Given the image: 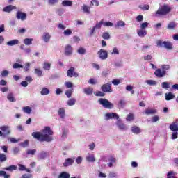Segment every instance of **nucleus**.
I'll return each mask as SVG.
<instances>
[{"instance_id":"49","label":"nucleus","mask_w":178,"mask_h":178,"mask_svg":"<svg viewBox=\"0 0 178 178\" xmlns=\"http://www.w3.org/2000/svg\"><path fill=\"white\" fill-rule=\"evenodd\" d=\"M20 145L23 148H27V147H29V140H25L24 142L20 143Z\"/></svg>"},{"instance_id":"50","label":"nucleus","mask_w":178,"mask_h":178,"mask_svg":"<svg viewBox=\"0 0 178 178\" xmlns=\"http://www.w3.org/2000/svg\"><path fill=\"white\" fill-rule=\"evenodd\" d=\"M37 149H29L26 152L27 155H35Z\"/></svg>"},{"instance_id":"4","label":"nucleus","mask_w":178,"mask_h":178,"mask_svg":"<svg viewBox=\"0 0 178 178\" xmlns=\"http://www.w3.org/2000/svg\"><path fill=\"white\" fill-rule=\"evenodd\" d=\"M99 104L102 105L103 108H106V109H112V108H113V104L111 103V102L106 99H99Z\"/></svg>"},{"instance_id":"53","label":"nucleus","mask_w":178,"mask_h":178,"mask_svg":"<svg viewBox=\"0 0 178 178\" xmlns=\"http://www.w3.org/2000/svg\"><path fill=\"white\" fill-rule=\"evenodd\" d=\"M73 92V89L67 90L65 92V95L67 97V98H70L72 97V93Z\"/></svg>"},{"instance_id":"7","label":"nucleus","mask_w":178,"mask_h":178,"mask_svg":"<svg viewBox=\"0 0 178 178\" xmlns=\"http://www.w3.org/2000/svg\"><path fill=\"white\" fill-rule=\"evenodd\" d=\"M101 90L103 92H112V83L108 82L104 84L101 87Z\"/></svg>"},{"instance_id":"2","label":"nucleus","mask_w":178,"mask_h":178,"mask_svg":"<svg viewBox=\"0 0 178 178\" xmlns=\"http://www.w3.org/2000/svg\"><path fill=\"white\" fill-rule=\"evenodd\" d=\"M172 8L168 4H164L159 8L155 13L156 17H159V16H166L170 12H171Z\"/></svg>"},{"instance_id":"48","label":"nucleus","mask_w":178,"mask_h":178,"mask_svg":"<svg viewBox=\"0 0 178 178\" xmlns=\"http://www.w3.org/2000/svg\"><path fill=\"white\" fill-rule=\"evenodd\" d=\"M102 38H104V40H109V38H111V35H109V33L105 32L102 35Z\"/></svg>"},{"instance_id":"26","label":"nucleus","mask_w":178,"mask_h":178,"mask_svg":"<svg viewBox=\"0 0 178 178\" xmlns=\"http://www.w3.org/2000/svg\"><path fill=\"white\" fill-rule=\"evenodd\" d=\"M131 131L134 134H140L141 129L138 127L134 126L131 128Z\"/></svg>"},{"instance_id":"18","label":"nucleus","mask_w":178,"mask_h":178,"mask_svg":"<svg viewBox=\"0 0 178 178\" xmlns=\"http://www.w3.org/2000/svg\"><path fill=\"white\" fill-rule=\"evenodd\" d=\"M48 155H49V153L48 152H42L38 154V158L39 159H45V158H47Z\"/></svg>"},{"instance_id":"14","label":"nucleus","mask_w":178,"mask_h":178,"mask_svg":"<svg viewBox=\"0 0 178 178\" xmlns=\"http://www.w3.org/2000/svg\"><path fill=\"white\" fill-rule=\"evenodd\" d=\"M117 126L120 130H127V127H126V124H123L122 122V120H118L117 121Z\"/></svg>"},{"instance_id":"42","label":"nucleus","mask_w":178,"mask_h":178,"mask_svg":"<svg viewBox=\"0 0 178 178\" xmlns=\"http://www.w3.org/2000/svg\"><path fill=\"white\" fill-rule=\"evenodd\" d=\"M8 158L5 154L0 153V162H6Z\"/></svg>"},{"instance_id":"23","label":"nucleus","mask_w":178,"mask_h":178,"mask_svg":"<svg viewBox=\"0 0 178 178\" xmlns=\"http://www.w3.org/2000/svg\"><path fill=\"white\" fill-rule=\"evenodd\" d=\"M17 44H19V40L17 39L7 42V45H8L9 47H13V45H17Z\"/></svg>"},{"instance_id":"37","label":"nucleus","mask_w":178,"mask_h":178,"mask_svg":"<svg viewBox=\"0 0 178 178\" xmlns=\"http://www.w3.org/2000/svg\"><path fill=\"white\" fill-rule=\"evenodd\" d=\"M75 104L76 99L74 98L70 99L67 102V105H68L69 106H73V105H74Z\"/></svg>"},{"instance_id":"59","label":"nucleus","mask_w":178,"mask_h":178,"mask_svg":"<svg viewBox=\"0 0 178 178\" xmlns=\"http://www.w3.org/2000/svg\"><path fill=\"white\" fill-rule=\"evenodd\" d=\"M112 55H119V50H118V48L114 47L113 49V51L111 53Z\"/></svg>"},{"instance_id":"54","label":"nucleus","mask_w":178,"mask_h":178,"mask_svg":"<svg viewBox=\"0 0 178 178\" xmlns=\"http://www.w3.org/2000/svg\"><path fill=\"white\" fill-rule=\"evenodd\" d=\"M13 69H20V68L22 69L23 65H20V64H19L17 63H15L13 64Z\"/></svg>"},{"instance_id":"3","label":"nucleus","mask_w":178,"mask_h":178,"mask_svg":"<svg viewBox=\"0 0 178 178\" xmlns=\"http://www.w3.org/2000/svg\"><path fill=\"white\" fill-rule=\"evenodd\" d=\"M157 47H161V48H165L168 51H172L173 49V44L170 41H157Z\"/></svg>"},{"instance_id":"9","label":"nucleus","mask_w":178,"mask_h":178,"mask_svg":"<svg viewBox=\"0 0 178 178\" xmlns=\"http://www.w3.org/2000/svg\"><path fill=\"white\" fill-rule=\"evenodd\" d=\"M16 18L24 22V20L27 19V14L22 11H17L16 14Z\"/></svg>"},{"instance_id":"19","label":"nucleus","mask_w":178,"mask_h":178,"mask_svg":"<svg viewBox=\"0 0 178 178\" xmlns=\"http://www.w3.org/2000/svg\"><path fill=\"white\" fill-rule=\"evenodd\" d=\"M170 129L171 131H178L177 122H173L170 125Z\"/></svg>"},{"instance_id":"36","label":"nucleus","mask_w":178,"mask_h":178,"mask_svg":"<svg viewBox=\"0 0 178 178\" xmlns=\"http://www.w3.org/2000/svg\"><path fill=\"white\" fill-rule=\"evenodd\" d=\"M63 34L65 37H69V35H72V34H73V32L72 31V29H67L64 30Z\"/></svg>"},{"instance_id":"27","label":"nucleus","mask_w":178,"mask_h":178,"mask_svg":"<svg viewBox=\"0 0 178 178\" xmlns=\"http://www.w3.org/2000/svg\"><path fill=\"white\" fill-rule=\"evenodd\" d=\"M58 113L59 116L61 118V119H63V118H65L66 111H65V108H59Z\"/></svg>"},{"instance_id":"63","label":"nucleus","mask_w":178,"mask_h":178,"mask_svg":"<svg viewBox=\"0 0 178 178\" xmlns=\"http://www.w3.org/2000/svg\"><path fill=\"white\" fill-rule=\"evenodd\" d=\"M91 4L92 5V6H98V5H99V3L97 0H92Z\"/></svg>"},{"instance_id":"15","label":"nucleus","mask_w":178,"mask_h":178,"mask_svg":"<svg viewBox=\"0 0 178 178\" xmlns=\"http://www.w3.org/2000/svg\"><path fill=\"white\" fill-rule=\"evenodd\" d=\"M73 52V49L72 48V46L68 44L65 47V54L67 56L72 55Z\"/></svg>"},{"instance_id":"31","label":"nucleus","mask_w":178,"mask_h":178,"mask_svg":"<svg viewBox=\"0 0 178 178\" xmlns=\"http://www.w3.org/2000/svg\"><path fill=\"white\" fill-rule=\"evenodd\" d=\"M175 98V95L172 92H168L165 94V99L166 101H170V99H173Z\"/></svg>"},{"instance_id":"29","label":"nucleus","mask_w":178,"mask_h":178,"mask_svg":"<svg viewBox=\"0 0 178 178\" xmlns=\"http://www.w3.org/2000/svg\"><path fill=\"white\" fill-rule=\"evenodd\" d=\"M145 115H155L156 113V109H146L145 111Z\"/></svg>"},{"instance_id":"20","label":"nucleus","mask_w":178,"mask_h":178,"mask_svg":"<svg viewBox=\"0 0 178 178\" xmlns=\"http://www.w3.org/2000/svg\"><path fill=\"white\" fill-rule=\"evenodd\" d=\"M7 99H8V101L10 102H16V99L15 98V95H13V93H12V92L8 94Z\"/></svg>"},{"instance_id":"39","label":"nucleus","mask_w":178,"mask_h":178,"mask_svg":"<svg viewBox=\"0 0 178 178\" xmlns=\"http://www.w3.org/2000/svg\"><path fill=\"white\" fill-rule=\"evenodd\" d=\"M176 173L173 171H169L167 174V178H177V177L175 176Z\"/></svg>"},{"instance_id":"57","label":"nucleus","mask_w":178,"mask_h":178,"mask_svg":"<svg viewBox=\"0 0 178 178\" xmlns=\"http://www.w3.org/2000/svg\"><path fill=\"white\" fill-rule=\"evenodd\" d=\"M148 27V22H143L140 25V29L142 30H144L145 29H147Z\"/></svg>"},{"instance_id":"6","label":"nucleus","mask_w":178,"mask_h":178,"mask_svg":"<svg viewBox=\"0 0 178 178\" xmlns=\"http://www.w3.org/2000/svg\"><path fill=\"white\" fill-rule=\"evenodd\" d=\"M167 72L166 70H163L161 68H158L154 72V75L157 79H162L163 77H165L166 76Z\"/></svg>"},{"instance_id":"61","label":"nucleus","mask_w":178,"mask_h":178,"mask_svg":"<svg viewBox=\"0 0 178 178\" xmlns=\"http://www.w3.org/2000/svg\"><path fill=\"white\" fill-rule=\"evenodd\" d=\"M68 131H66V129L63 130V134H62V138H66L67 136Z\"/></svg>"},{"instance_id":"43","label":"nucleus","mask_w":178,"mask_h":178,"mask_svg":"<svg viewBox=\"0 0 178 178\" xmlns=\"http://www.w3.org/2000/svg\"><path fill=\"white\" fill-rule=\"evenodd\" d=\"M24 43L25 45H31V44H33V39L26 38L24 40Z\"/></svg>"},{"instance_id":"21","label":"nucleus","mask_w":178,"mask_h":178,"mask_svg":"<svg viewBox=\"0 0 178 178\" xmlns=\"http://www.w3.org/2000/svg\"><path fill=\"white\" fill-rule=\"evenodd\" d=\"M3 170H8V172H13V170H17V167L15 165H10L3 168Z\"/></svg>"},{"instance_id":"10","label":"nucleus","mask_w":178,"mask_h":178,"mask_svg":"<svg viewBox=\"0 0 178 178\" xmlns=\"http://www.w3.org/2000/svg\"><path fill=\"white\" fill-rule=\"evenodd\" d=\"M102 24H104V19H102L100 22H97L95 26L91 30L90 35H92L95 32V30H99L101 29Z\"/></svg>"},{"instance_id":"55","label":"nucleus","mask_w":178,"mask_h":178,"mask_svg":"<svg viewBox=\"0 0 178 178\" xmlns=\"http://www.w3.org/2000/svg\"><path fill=\"white\" fill-rule=\"evenodd\" d=\"M169 69H170V65H163L161 66V70H169Z\"/></svg>"},{"instance_id":"1","label":"nucleus","mask_w":178,"mask_h":178,"mask_svg":"<svg viewBox=\"0 0 178 178\" xmlns=\"http://www.w3.org/2000/svg\"><path fill=\"white\" fill-rule=\"evenodd\" d=\"M32 137L35 138V140H38L40 143H51L54 138L52 136H54V131L51 129L50 127H44V129L42 131V132H33L31 134Z\"/></svg>"},{"instance_id":"16","label":"nucleus","mask_w":178,"mask_h":178,"mask_svg":"<svg viewBox=\"0 0 178 178\" xmlns=\"http://www.w3.org/2000/svg\"><path fill=\"white\" fill-rule=\"evenodd\" d=\"M13 9H16V6L9 5L3 8V12H6L7 13H10Z\"/></svg>"},{"instance_id":"62","label":"nucleus","mask_w":178,"mask_h":178,"mask_svg":"<svg viewBox=\"0 0 178 178\" xmlns=\"http://www.w3.org/2000/svg\"><path fill=\"white\" fill-rule=\"evenodd\" d=\"M108 161H109V162H111V163H116V158L111 156L108 159Z\"/></svg>"},{"instance_id":"11","label":"nucleus","mask_w":178,"mask_h":178,"mask_svg":"<svg viewBox=\"0 0 178 178\" xmlns=\"http://www.w3.org/2000/svg\"><path fill=\"white\" fill-rule=\"evenodd\" d=\"M98 55L102 60L108 59V51H106V50H104L102 49H100V51H98Z\"/></svg>"},{"instance_id":"47","label":"nucleus","mask_w":178,"mask_h":178,"mask_svg":"<svg viewBox=\"0 0 178 178\" xmlns=\"http://www.w3.org/2000/svg\"><path fill=\"white\" fill-rule=\"evenodd\" d=\"M2 176H3L4 178H10V175L6 174V171H0V177Z\"/></svg>"},{"instance_id":"28","label":"nucleus","mask_w":178,"mask_h":178,"mask_svg":"<svg viewBox=\"0 0 178 178\" xmlns=\"http://www.w3.org/2000/svg\"><path fill=\"white\" fill-rule=\"evenodd\" d=\"M63 6H72L73 5V2L69 0H64L62 1Z\"/></svg>"},{"instance_id":"22","label":"nucleus","mask_w":178,"mask_h":178,"mask_svg":"<svg viewBox=\"0 0 178 178\" xmlns=\"http://www.w3.org/2000/svg\"><path fill=\"white\" fill-rule=\"evenodd\" d=\"M93 92H94V89L91 87L86 88L83 90V92H85L86 95H91Z\"/></svg>"},{"instance_id":"51","label":"nucleus","mask_w":178,"mask_h":178,"mask_svg":"<svg viewBox=\"0 0 178 178\" xmlns=\"http://www.w3.org/2000/svg\"><path fill=\"white\" fill-rule=\"evenodd\" d=\"M65 86L67 88H73V83L70 81L65 82Z\"/></svg>"},{"instance_id":"56","label":"nucleus","mask_w":178,"mask_h":178,"mask_svg":"<svg viewBox=\"0 0 178 178\" xmlns=\"http://www.w3.org/2000/svg\"><path fill=\"white\" fill-rule=\"evenodd\" d=\"M96 97H105V92H101V91H98L96 94H95Z\"/></svg>"},{"instance_id":"32","label":"nucleus","mask_w":178,"mask_h":178,"mask_svg":"<svg viewBox=\"0 0 178 178\" xmlns=\"http://www.w3.org/2000/svg\"><path fill=\"white\" fill-rule=\"evenodd\" d=\"M49 92H50L49 89L47 88H43L40 92V94L41 95H48Z\"/></svg>"},{"instance_id":"25","label":"nucleus","mask_w":178,"mask_h":178,"mask_svg":"<svg viewBox=\"0 0 178 178\" xmlns=\"http://www.w3.org/2000/svg\"><path fill=\"white\" fill-rule=\"evenodd\" d=\"M137 33L139 37H145V35H147V30L140 29L137 31Z\"/></svg>"},{"instance_id":"60","label":"nucleus","mask_w":178,"mask_h":178,"mask_svg":"<svg viewBox=\"0 0 178 178\" xmlns=\"http://www.w3.org/2000/svg\"><path fill=\"white\" fill-rule=\"evenodd\" d=\"M144 60H151L152 59V56L148 54L147 56H144L143 57Z\"/></svg>"},{"instance_id":"17","label":"nucleus","mask_w":178,"mask_h":178,"mask_svg":"<svg viewBox=\"0 0 178 178\" xmlns=\"http://www.w3.org/2000/svg\"><path fill=\"white\" fill-rule=\"evenodd\" d=\"M42 40L44 42H49V40H51V34H49V33L44 32L43 33Z\"/></svg>"},{"instance_id":"5","label":"nucleus","mask_w":178,"mask_h":178,"mask_svg":"<svg viewBox=\"0 0 178 178\" xmlns=\"http://www.w3.org/2000/svg\"><path fill=\"white\" fill-rule=\"evenodd\" d=\"M0 137H6V136H9L11 133L10 127L8 125L0 127Z\"/></svg>"},{"instance_id":"34","label":"nucleus","mask_w":178,"mask_h":178,"mask_svg":"<svg viewBox=\"0 0 178 178\" xmlns=\"http://www.w3.org/2000/svg\"><path fill=\"white\" fill-rule=\"evenodd\" d=\"M86 161L88 162H95V157H94V154L87 156Z\"/></svg>"},{"instance_id":"38","label":"nucleus","mask_w":178,"mask_h":178,"mask_svg":"<svg viewBox=\"0 0 178 178\" xmlns=\"http://www.w3.org/2000/svg\"><path fill=\"white\" fill-rule=\"evenodd\" d=\"M43 69L44 70H51V63L44 62L43 63Z\"/></svg>"},{"instance_id":"45","label":"nucleus","mask_w":178,"mask_h":178,"mask_svg":"<svg viewBox=\"0 0 178 178\" xmlns=\"http://www.w3.org/2000/svg\"><path fill=\"white\" fill-rule=\"evenodd\" d=\"M78 54H79L80 55H86V49L83 48V47H80L78 50H77Z\"/></svg>"},{"instance_id":"24","label":"nucleus","mask_w":178,"mask_h":178,"mask_svg":"<svg viewBox=\"0 0 178 178\" xmlns=\"http://www.w3.org/2000/svg\"><path fill=\"white\" fill-rule=\"evenodd\" d=\"M58 178H70V174L65 171L61 172L60 174L58 175Z\"/></svg>"},{"instance_id":"30","label":"nucleus","mask_w":178,"mask_h":178,"mask_svg":"<svg viewBox=\"0 0 178 178\" xmlns=\"http://www.w3.org/2000/svg\"><path fill=\"white\" fill-rule=\"evenodd\" d=\"M81 9L85 13H88V15H90V7L88 6L83 5L81 6Z\"/></svg>"},{"instance_id":"13","label":"nucleus","mask_w":178,"mask_h":178,"mask_svg":"<svg viewBox=\"0 0 178 178\" xmlns=\"http://www.w3.org/2000/svg\"><path fill=\"white\" fill-rule=\"evenodd\" d=\"M106 117L108 119H117V120H119V115L115 113H108L106 114Z\"/></svg>"},{"instance_id":"58","label":"nucleus","mask_w":178,"mask_h":178,"mask_svg":"<svg viewBox=\"0 0 178 178\" xmlns=\"http://www.w3.org/2000/svg\"><path fill=\"white\" fill-rule=\"evenodd\" d=\"M161 87H162V88H169L170 86L168 82H163L161 83Z\"/></svg>"},{"instance_id":"41","label":"nucleus","mask_w":178,"mask_h":178,"mask_svg":"<svg viewBox=\"0 0 178 178\" xmlns=\"http://www.w3.org/2000/svg\"><path fill=\"white\" fill-rule=\"evenodd\" d=\"M35 73L37 74L38 77H41L42 76V70L40 68L35 69Z\"/></svg>"},{"instance_id":"40","label":"nucleus","mask_w":178,"mask_h":178,"mask_svg":"<svg viewBox=\"0 0 178 178\" xmlns=\"http://www.w3.org/2000/svg\"><path fill=\"white\" fill-rule=\"evenodd\" d=\"M139 8L141 9L142 10H149V5H140Z\"/></svg>"},{"instance_id":"35","label":"nucleus","mask_w":178,"mask_h":178,"mask_svg":"<svg viewBox=\"0 0 178 178\" xmlns=\"http://www.w3.org/2000/svg\"><path fill=\"white\" fill-rule=\"evenodd\" d=\"M126 120L127 122H132V120H134V115L131 113H129L127 116Z\"/></svg>"},{"instance_id":"8","label":"nucleus","mask_w":178,"mask_h":178,"mask_svg":"<svg viewBox=\"0 0 178 178\" xmlns=\"http://www.w3.org/2000/svg\"><path fill=\"white\" fill-rule=\"evenodd\" d=\"M67 77H79V73H77L74 71V67H71L67 71Z\"/></svg>"},{"instance_id":"46","label":"nucleus","mask_w":178,"mask_h":178,"mask_svg":"<svg viewBox=\"0 0 178 178\" xmlns=\"http://www.w3.org/2000/svg\"><path fill=\"white\" fill-rule=\"evenodd\" d=\"M124 26H126V23L122 20L118 21L116 24L117 27H124Z\"/></svg>"},{"instance_id":"12","label":"nucleus","mask_w":178,"mask_h":178,"mask_svg":"<svg viewBox=\"0 0 178 178\" xmlns=\"http://www.w3.org/2000/svg\"><path fill=\"white\" fill-rule=\"evenodd\" d=\"M73 163H74V159L68 158L65 159V163H63V166L67 168V166H71Z\"/></svg>"},{"instance_id":"44","label":"nucleus","mask_w":178,"mask_h":178,"mask_svg":"<svg viewBox=\"0 0 178 178\" xmlns=\"http://www.w3.org/2000/svg\"><path fill=\"white\" fill-rule=\"evenodd\" d=\"M23 111L25 113H28V115H30V113H31V108H30L29 106H25L23 108Z\"/></svg>"},{"instance_id":"52","label":"nucleus","mask_w":178,"mask_h":178,"mask_svg":"<svg viewBox=\"0 0 178 178\" xmlns=\"http://www.w3.org/2000/svg\"><path fill=\"white\" fill-rule=\"evenodd\" d=\"M146 83L149 84V86H155L156 84V81L154 80H147Z\"/></svg>"},{"instance_id":"64","label":"nucleus","mask_w":178,"mask_h":178,"mask_svg":"<svg viewBox=\"0 0 178 178\" xmlns=\"http://www.w3.org/2000/svg\"><path fill=\"white\" fill-rule=\"evenodd\" d=\"M33 175L31 174H24L22 176V178H31Z\"/></svg>"},{"instance_id":"33","label":"nucleus","mask_w":178,"mask_h":178,"mask_svg":"<svg viewBox=\"0 0 178 178\" xmlns=\"http://www.w3.org/2000/svg\"><path fill=\"white\" fill-rule=\"evenodd\" d=\"M176 23L175 22H170L167 26V29L168 30H173L174 29H176Z\"/></svg>"}]
</instances>
